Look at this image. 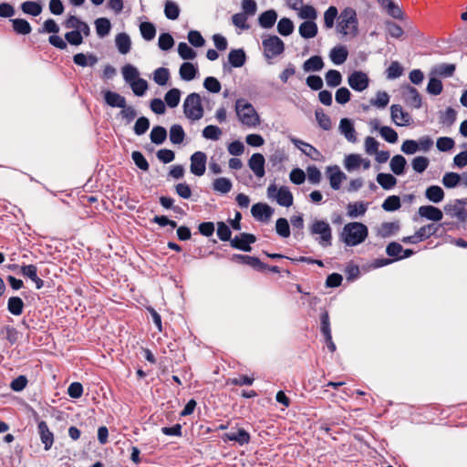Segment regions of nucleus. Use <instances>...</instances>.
<instances>
[{
    "instance_id": "473e14b6",
    "label": "nucleus",
    "mask_w": 467,
    "mask_h": 467,
    "mask_svg": "<svg viewBox=\"0 0 467 467\" xmlns=\"http://www.w3.org/2000/svg\"><path fill=\"white\" fill-rule=\"evenodd\" d=\"M425 197L430 202L439 203L444 199V191L438 185H431L426 189Z\"/></svg>"
},
{
    "instance_id": "49530a36",
    "label": "nucleus",
    "mask_w": 467,
    "mask_h": 467,
    "mask_svg": "<svg viewBox=\"0 0 467 467\" xmlns=\"http://www.w3.org/2000/svg\"><path fill=\"white\" fill-rule=\"evenodd\" d=\"M377 182L384 190H389L396 185L397 179L390 173L380 172L377 175Z\"/></svg>"
},
{
    "instance_id": "aec40b11",
    "label": "nucleus",
    "mask_w": 467,
    "mask_h": 467,
    "mask_svg": "<svg viewBox=\"0 0 467 467\" xmlns=\"http://www.w3.org/2000/svg\"><path fill=\"white\" fill-rule=\"evenodd\" d=\"M419 215L433 222H440L443 218L441 209L433 205H422L419 208Z\"/></svg>"
},
{
    "instance_id": "2eb2a0df",
    "label": "nucleus",
    "mask_w": 467,
    "mask_h": 467,
    "mask_svg": "<svg viewBox=\"0 0 467 467\" xmlns=\"http://www.w3.org/2000/svg\"><path fill=\"white\" fill-rule=\"evenodd\" d=\"M326 173L329 179L330 187L333 190H339L343 181L347 179L346 174L337 165L327 167Z\"/></svg>"
},
{
    "instance_id": "39448f33",
    "label": "nucleus",
    "mask_w": 467,
    "mask_h": 467,
    "mask_svg": "<svg viewBox=\"0 0 467 467\" xmlns=\"http://www.w3.org/2000/svg\"><path fill=\"white\" fill-rule=\"evenodd\" d=\"M310 234L318 235L317 242L322 247L332 244V229L329 223L324 220H314L309 227Z\"/></svg>"
},
{
    "instance_id": "7c9ffc66",
    "label": "nucleus",
    "mask_w": 467,
    "mask_h": 467,
    "mask_svg": "<svg viewBox=\"0 0 467 467\" xmlns=\"http://www.w3.org/2000/svg\"><path fill=\"white\" fill-rule=\"evenodd\" d=\"M116 47L119 52L125 55L130 51L131 40L127 33H119L115 37Z\"/></svg>"
},
{
    "instance_id": "4468645a",
    "label": "nucleus",
    "mask_w": 467,
    "mask_h": 467,
    "mask_svg": "<svg viewBox=\"0 0 467 467\" xmlns=\"http://www.w3.org/2000/svg\"><path fill=\"white\" fill-rule=\"evenodd\" d=\"M275 210L266 203L257 202L251 208L253 217L259 222H268Z\"/></svg>"
},
{
    "instance_id": "6e6d98bb",
    "label": "nucleus",
    "mask_w": 467,
    "mask_h": 467,
    "mask_svg": "<svg viewBox=\"0 0 467 467\" xmlns=\"http://www.w3.org/2000/svg\"><path fill=\"white\" fill-rule=\"evenodd\" d=\"M338 16L337 8L334 5L329 6L324 14V26L329 29L334 26L335 19Z\"/></svg>"
},
{
    "instance_id": "58836bf2",
    "label": "nucleus",
    "mask_w": 467,
    "mask_h": 467,
    "mask_svg": "<svg viewBox=\"0 0 467 467\" xmlns=\"http://www.w3.org/2000/svg\"><path fill=\"white\" fill-rule=\"evenodd\" d=\"M24 306V301L19 296H11L7 301V310L14 316H20Z\"/></svg>"
},
{
    "instance_id": "774afa93",
    "label": "nucleus",
    "mask_w": 467,
    "mask_h": 467,
    "mask_svg": "<svg viewBox=\"0 0 467 467\" xmlns=\"http://www.w3.org/2000/svg\"><path fill=\"white\" fill-rule=\"evenodd\" d=\"M362 158L358 154H349L345 158L344 165L348 171H354L361 165Z\"/></svg>"
},
{
    "instance_id": "3c124183",
    "label": "nucleus",
    "mask_w": 467,
    "mask_h": 467,
    "mask_svg": "<svg viewBox=\"0 0 467 467\" xmlns=\"http://www.w3.org/2000/svg\"><path fill=\"white\" fill-rule=\"evenodd\" d=\"M441 225H436L434 223H429L420 227L418 232V237H420V241L430 238L432 235H436L438 230Z\"/></svg>"
},
{
    "instance_id": "cd10ccee",
    "label": "nucleus",
    "mask_w": 467,
    "mask_h": 467,
    "mask_svg": "<svg viewBox=\"0 0 467 467\" xmlns=\"http://www.w3.org/2000/svg\"><path fill=\"white\" fill-rule=\"evenodd\" d=\"M368 202H349L347 206V214L350 218L363 216L368 210Z\"/></svg>"
},
{
    "instance_id": "13d9d810",
    "label": "nucleus",
    "mask_w": 467,
    "mask_h": 467,
    "mask_svg": "<svg viewBox=\"0 0 467 467\" xmlns=\"http://www.w3.org/2000/svg\"><path fill=\"white\" fill-rule=\"evenodd\" d=\"M169 78H170V71L166 67H158L153 72V80L159 86L166 85Z\"/></svg>"
},
{
    "instance_id": "c9c22d12",
    "label": "nucleus",
    "mask_w": 467,
    "mask_h": 467,
    "mask_svg": "<svg viewBox=\"0 0 467 467\" xmlns=\"http://www.w3.org/2000/svg\"><path fill=\"white\" fill-rule=\"evenodd\" d=\"M457 118V111L449 107L445 111H440L439 121L441 125L451 127L454 124Z\"/></svg>"
},
{
    "instance_id": "de8ad7c7",
    "label": "nucleus",
    "mask_w": 467,
    "mask_h": 467,
    "mask_svg": "<svg viewBox=\"0 0 467 467\" xmlns=\"http://www.w3.org/2000/svg\"><path fill=\"white\" fill-rule=\"evenodd\" d=\"M141 36L146 41L152 40L156 36V27L151 22H142L140 25Z\"/></svg>"
},
{
    "instance_id": "412c9836",
    "label": "nucleus",
    "mask_w": 467,
    "mask_h": 467,
    "mask_svg": "<svg viewBox=\"0 0 467 467\" xmlns=\"http://www.w3.org/2000/svg\"><path fill=\"white\" fill-rule=\"evenodd\" d=\"M339 131L349 142L357 141V132L353 121L350 119L343 118L339 122Z\"/></svg>"
},
{
    "instance_id": "c03bdc74",
    "label": "nucleus",
    "mask_w": 467,
    "mask_h": 467,
    "mask_svg": "<svg viewBox=\"0 0 467 467\" xmlns=\"http://www.w3.org/2000/svg\"><path fill=\"white\" fill-rule=\"evenodd\" d=\"M122 76L126 83L130 84L132 81L140 78V72L136 67L130 64L125 65L122 69Z\"/></svg>"
},
{
    "instance_id": "ea45409f",
    "label": "nucleus",
    "mask_w": 467,
    "mask_h": 467,
    "mask_svg": "<svg viewBox=\"0 0 467 467\" xmlns=\"http://www.w3.org/2000/svg\"><path fill=\"white\" fill-rule=\"evenodd\" d=\"M95 26L97 35L102 38L109 34L111 29V23L106 17H99L95 20Z\"/></svg>"
},
{
    "instance_id": "603ef678",
    "label": "nucleus",
    "mask_w": 467,
    "mask_h": 467,
    "mask_svg": "<svg viewBox=\"0 0 467 467\" xmlns=\"http://www.w3.org/2000/svg\"><path fill=\"white\" fill-rule=\"evenodd\" d=\"M316 119L319 125V127L324 130H329L332 127L331 119L328 115H327L322 109H317L315 111Z\"/></svg>"
},
{
    "instance_id": "f704fd0d",
    "label": "nucleus",
    "mask_w": 467,
    "mask_h": 467,
    "mask_svg": "<svg viewBox=\"0 0 467 467\" xmlns=\"http://www.w3.org/2000/svg\"><path fill=\"white\" fill-rule=\"evenodd\" d=\"M324 67V61L320 56H312L303 64L306 72L320 71Z\"/></svg>"
},
{
    "instance_id": "6ab92c4d",
    "label": "nucleus",
    "mask_w": 467,
    "mask_h": 467,
    "mask_svg": "<svg viewBox=\"0 0 467 467\" xmlns=\"http://www.w3.org/2000/svg\"><path fill=\"white\" fill-rule=\"evenodd\" d=\"M290 140L305 155H306L307 157L311 158L314 161H317L319 156L321 155L318 150H317L314 146L307 142H305L294 137H291Z\"/></svg>"
},
{
    "instance_id": "f8f14e48",
    "label": "nucleus",
    "mask_w": 467,
    "mask_h": 467,
    "mask_svg": "<svg viewBox=\"0 0 467 467\" xmlns=\"http://www.w3.org/2000/svg\"><path fill=\"white\" fill-rule=\"evenodd\" d=\"M191 172L196 176H202L206 170L207 156L202 151H196L191 156Z\"/></svg>"
},
{
    "instance_id": "20e7f679",
    "label": "nucleus",
    "mask_w": 467,
    "mask_h": 467,
    "mask_svg": "<svg viewBox=\"0 0 467 467\" xmlns=\"http://www.w3.org/2000/svg\"><path fill=\"white\" fill-rule=\"evenodd\" d=\"M183 113L191 120H199L203 117V107L200 94L192 92L189 94L183 102Z\"/></svg>"
},
{
    "instance_id": "393cba45",
    "label": "nucleus",
    "mask_w": 467,
    "mask_h": 467,
    "mask_svg": "<svg viewBox=\"0 0 467 467\" xmlns=\"http://www.w3.org/2000/svg\"><path fill=\"white\" fill-rule=\"evenodd\" d=\"M99 61V58L93 53H78L73 56V62L82 67H94Z\"/></svg>"
},
{
    "instance_id": "c756f323",
    "label": "nucleus",
    "mask_w": 467,
    "mask_h": 467,
    "mask_svg": "<svg viewBox=\"0 0 467 467\" xmlns=\"http://www.w3.org/2000/svg\"><path fill=\"white\" fill-rule=\"evenodd\" d=\"M348 56V51L344 46H337L330 50L329 57L335 65L343 64Z\"/></svg>"
},
{
    "instance_id": "f257e3e1",
    "label": "nucleus",
    "mask_w": 467,
    "mask_h": 467,
    "mask_svg": "<svg viewBox=\"0 0 467 467\" xmlns=\"http://www.w3.org/2000/svg\"><path fill=\"white\" fill-rule=\"evenodd\" d=\"M368 235V229L366 224L359 222H351L344 225L339 239L347 246H357L362 244Z\"/></svg>"
},
{
    "instance_id": "8fccbe9b",
    "label": "nucleus",
    "mask_w": 467,
    "mask_h": 467,
    "mask_svg": "<svg viewBox=\"0 0 467 467\" xmlns=\"http://www.w3.org/2000/svg\"><path fill=\"white\" fill-rule=\"evenodd\" d=\"M165 16L170 20H175L180 16L179 5L171 0H166L164 5Z\"/></svg>"
},
{
    "instance_id": "0e129e2a",
    "label": "nucleus",
    "mask_w": 467,
    "mask_h": 467,
    "mask_svg": "<svg viewBox=\"0 0 467 467\" xmlns=\"http://www.w3.org/2000/svg\"><path fill=\"white\" fill-rule=\"evenodd\" d=\"M442 88H443L442 83L439 78H437L435 77L430 78L428 85H427V88H426V90L429 94L433 95V96L440 95L442 92Z\"/></svg>"
},
{
    "instance_id": "338daca9",
    "label": "nucleus",
    "mask_w": 467,
    "mask_h": 467,
    "mask_svg": "<svg viewBox=\"0 0 467 467\" xmlns=\"http://www.w3.org/2000/svg\"><path fill=\"white\" fill-rule=\"evenodd\" d=\"M133 93L138 97H142L148 89V82L140 78L130 84Z\"/></svg>"
},
{
    "instance_id": "864d4df0",
    "label": "nucleus",
    "mask_w": 467,
    "mask_h": 467,
    "mask_svg": "<svg viewBox=\"0 0 467 467\" xmlns=\"http://www.w3.org/2000/svg\"><path fill=\"white\" fill-rule=\"evenodd\" d=\"M399 229H400V224L398 222L382 223L380 225V228L379 230V234L381 237H389V236H391Z\"/></svg>"
},
{
    "instance_id": "09e8293b",
    "label": "nucleus",
    "mask_w": 467,
    "mask_h": 467,
    "mask_svg": "<svg viewBox=\"0 0 467 467\" xmlns=\"http://www.w3.org/2000/svg\"><path fill=\"white\" fill-rule=\"evenodd\" d=\"M325 79L328 87L336 88L341 84L342 75L338 70L329 69L325 75Z\"/></svg>"
},
{
    "instance_id": "f3484780",
    "label": "nucleus",
    "mask_w": 467,
    "mask_h": 467,
    "mask_svg": "<svg viewBox=\"0 0 467 467\" xmlns=\"http://www.w3.org/2000/svg\"><path fill=\"white\" fill-rule=\"evenodd\" d=\"M265 157L261 153H254L248 161L249 168L258 178H262L265 176Z\"/></svg>"
},
{
    "instance_id": "4d7b16f0",
    "label": "nucleus",
    "mask_w": 467,
    "mask_h": 467,
    "mask_svg": "<svg viewBox=\"0 0 467 467\" xmlns=\"http://www.w3.org/2000/svg\"><path fill=\"white\" fill-rule=\"evenodd\" d=\"M150 119L147 117L141 116L135 121L133 131L136 135L141 136L147 132L150 128Z\"/></svg>"
},
{
    "instance_id": "6e6552de",
    "label": "nucleus",
    "mask_w": 467,
    "mask_h": 467,
    "mask_svg": "<svg viewBox=\"0 0 467 467\" xmlns=\"http://www.w3.org/2000/svg\"><path fill=\"white\" fill-rule=\"evenodd\" d=\"M467 204V198L456 199L453 203H447L444 205L443 210L447 215L456 217L461 222L467 220V210L463 207Z\"/></svg>"
},
{
    "instance_id": "79ce46f5",
    "label": "nucleus",
    "mask_w": 467,
    "mask_h": 467,
    "mask_svg": "<svg viewBox=\"0 0 467 467\" xmlns=\"http://www.w3.org/2000/svg\"><path fill=\"white\" fill-rule=\"evenodd\" d=\"M213 186L214 191L225 194L232 190L233 183L230 179L220 177L213 181Z\"/></svg>"
},
{
    "instance_id": "5701e85b",
    "label": "nucleus",
    "mask_w": 467,
    "mask_h": 467,
    "mask_svg": "<svg viewBox=\"0 0 467 467\" xmlns=\"http://www.w3.org/2000/svg\"><path fill=\"white\" fill-rule=\"evenodd\" d=\"M104 100L107 105H109L111 108H124L126 105V99L125 97L121 96L120 94L111 91V90H106L103 92Z\"/></svg>"
},
{
    "instance_id": "ddd939ff",
    "label": "nucleus",
    "mask_w": 467,
    "mask_h": 467,
    "mask_svg": "<svg viewBox=\"0 0 467 467\" xmlns=\"http://www.w3.org/2000/svg\"><path fill=\"white\" fill-rule=\"evenodd\" d=\"M37 433L45 451H49L54 443V433L49 430L45 420L37 422Z\"/></svg>"
},
{
    "instance_id": "423d86ee",
    "label": "nucleus",
    "mask_w": 467,
    "mask_h": 467,
    "mask_svg": "<svg viewBox=\"0 0 467 467\" xmlns=\"http://www.w3.org/2000/svg\"><path fill=\"white\" fill-rule=\"evenodd\" d=\"M267 197L275 200L280 206L290 207L293 204L294 197L288 187L281 186L277 189L275 183H271L267 188Z\"/></svg>"
},
{
    "instance_id": "a19ab883",
    "label": "nucleus",
    "mask_w": 467,
    "mask_h": 467,
    "mask_svg": "<svg viewBox=\"0 0 467 467\" xmlns=\"http://www.w3.org/2000/svg\"><path fill=\"white\" fill-rule=\"evenodd\" d=\"M170 140L173 144H181L185 138V132L182 125L173 124L170 128Z\"/></svg>"
},
{
    "instance_id": "bf43d9fd",
    "label": "nucleus",
    "mask_w": 467,
    "mask_h": 467,
    "mask_svg": "<svg viewBox=\"0 0 467 467\" xmlns=\"http://www.w3.org/2000/svg\"><path fill=\"white\" fill-rule=\"evenodd\" d=\"M178 54L184 60H192L196 57V52L189 47L185 42L178 45Z\"/></svg>"
},
{
    "instance_id": "f03ea898",
    "label": "nucleus",
    "mask_w": 467,
    "mask_h": 467,
    "mask_svg": "<svg viewBox=\"0 0 467 467\" xmlns=\"http://www.w3.org/2000/svg\"><path fill=\"white\" fill-rule=\"evenodd\" d=\"M358 21L357 12L352 7L344 8L338 16L337 31L343 36H356L358 32Z\"/></svg>"
},
{
    "instance_id": "e2e57ef3",
    "label": "nucleus",
    "mask_w": 467,
    "mask_h": 467,
    "mask_svg": "<svg viewBox=\"0 0 467 467\" xmlns=\"http://www.w3.org/2000/svg\"><path fill=\"white\" fill-rule=\"evenodd\" d=\"M242 265H249L256 271L262 272L267 268V265L261 262L258 257L244 255Z\"/></svg>"
},
{
    "instance_id": "9d476101",
    "label": "nucleus",
    "mask_w": 467,
    "mask_h": 467,
    "mask_svg": "<svg viewBox=\"0 0 467 467\" xmlns=\"http://www.w3.org/2000/svg\"><path fill=\"white\" fill-rule=\"evenodd\" d=\"M348 83L355 91L362 92L368 88L369 85V78L365 72L355 70L348 76Z\"/></svg>"
},
{
    "instance_id": "b1692460",
    "label": "nucleus",
    "mask_w": 467,
    "mask_h": 467,
    "mask_svg": "<svg viewBox=\"0 0 467 467\" xmlns=\"http://www.w3.org/2000/svg\"><path fill=\"white\" fill-rule=\"evenodd\" d=\"M223 440L235 441L239 445H245L250 442L251 437L249 432L244 429H238L237 431L225 433Z\"/></svg>"
},
{
    "instance_id": "bb28decb",
    "label": "nucleus",
    "mask_w": 467,
    "mask_h": 467,
    "mask_svg": "<svg viewBox=\"0 0 467 467\" xmlns=\"http://www.w3.org/2000/svg\"><path fill=\"white\" fill-rule=\"evenodd\" d=\"M180 77L184 81L194 79L198 74V67L191 62H183L179 69Z\"/></svg>"
},
{
    "instance_id": "4be33fe9",
    "label": "nucleus",
    "mask_w": 467,
    "mask_h": 467,
    "mask_svg": "<svg viewBox=\"0 0 467 467\" xmlns=\"http://www.w3.org/2000/svg\"><path fill=\"white\" fill-rule=\"evenodd\" d=\"M20 273L33 281L36 289H41L44 286V281L37 276V267L35 265H21Z\"/></svg>"
},
{
    "instance_id": "37998d69",
    "label": "nucleus",
    "mask_w": 467,
    "mask_h": 467,
    "mask_svg": "<svg viewBox=\"0 0 467 467\" xmlns=\"http://www.w3.org/2000/svg\"><path fill=\"white\" fill-rule=\"evenodd\" d=\"M294 29L295 26L290 18L283 17L277 23V31L283 36H290Z\"/></svg>"
},
{
    "instance_id": "c85d7f7f",
    "label": "nucleus",
    "mask_w": 467,
    "mask_h": 467,
    "mask_svg": "<svg viewBox=\"0 0 467 467\" xmlns=\"http://www.w3.org/2000/svg\"><path fill=\"white\" fill-rule=\"evenodd\" d=\"M299 35L306 39L313 38L317 35L318 28L314 21H304L298 28Z\"/></svg>"
},
{
    "instance_id": "dca6fc26",
    "label": "nucleus",
    "mask_w": 467,
    "mask_h": 467,
    "mask_svg": "<svg viewBox=\"0 0 467 467\" xmlns=\"http://www.w3.org/2000/svg\"><path fill=\"white\" fill-rule=\"evenodd\" d=\"M390 115L392 121L397 126H408L412 120L411 116L404 111L402 107L399 104H393L390 107Z\"/></svg>"
},
{
    "instance_id": "0eeeda50",
    "label": "nucleus",
    "mask_w": 467,
    "mask_h": 467,
    "mask_svg": "<svg viewBox=\"0 0 467 467\" xmlns=\"http://www.w3.org/2000/svg\"><path fill=\"white\" fill-rule=\"evenodd\" d=\"M262 45L264 47V55L266 58H273L285 50V44L277 36H269L263 39Z\"/></svg>"
},
{
    "instance_id": "5fc2aeb1",
    "label": "nucleus",
    "mask_w": 467,
    "mask_h": 467,
    "mask_svg": "<svg viewBox=\"0 0 467 467\" xmlns=\"http://www.w3.org/2000/svg\"><path fill=\"white\" fill-rule=\"evenodd\" d=\"M460 182L461 175L453 171L446 172L442 177V184L448 189L457 187Z\"/></svg>"
},
{
    "instance_id": "a18cd8bd",
    "label": "nucleus",
    "mask_w": 467,
    "mask_h": 467,
    "mask_svg": "<svg viewBox=\"0 0 467 467\" xmlns=\"http://www.w3.org/2000/svg\"><path fill=\"white\" fill-rule=\"evenodd\" d=\"M181 90L173 88L168 90L164 96V103L170 108H175L179 105L181 99Z\"/></svg>"
},
{
    "instance_id": "a211bd4d",
    "label": "nucleus",
    "mask_w": 467,
    "mask_h": 467,
    "mask_svg": "<svg viewBox=\"0 0 467 467\" xmlns=\"http://www.w3.org/2000/svg\"><path fill=\"white\" fill-rule=\"evenodd\" d=\"M403 98L405 102L414 109H420L422 106L421 96L414 87L408 85L403 92Z\"/></svg>"
},
{
    "instance_id": "a878e982",
    "label": "nucleus",
    "mask_w": 467,
    "mask_h": 467,
    "mask_svg": "<svg viewBox=\"0 0 467 467\" xmlns=\"http://www.w3.org/2000/svg\"><path fill=\"white\" fill-rule=\"evenodd\" d=\"M277 16L275 10H266L258 16V24L263 28H271L275 24Z\"/></svg>"
},
{
    "instance_id": "4c0bfd02",
    "label": "nucleus",
    "mask_w": 467,
    "mask_h": 467,
    "mask_svg": "<svg viewBox=\"0 0 467 467\" xmlns=\"http://www.w3.org/2000/svg\"><path fill=\"white\" fill-rule=\"evenodd\" d=\"M150 141L156 145L162 144L167 139V130L162 126H154L150 134Z\"/></svg>"
},
{
    "instance_id": "e433bc0d",
    "label": "nucleus",
    "mask_w": 467,
    "mask_h": 467,
    "mask_svg": "<svg viewBox=\"0 0 467 467\" xmlns=\"http://www.w3.org/2000/svg\"><path fill=\"white\" fill-rule=\"evenodd\" d=\"M20 8L23 13L32 16H37L42 12V5L35 1H26L21 4Z\"/></svg>"
},
{
    "instance_id": "1a4fd4ad",
    "label": "nucleus",
    "mask_w": 467,
    "mask_h": 467,
    "mask_svg": "<svg viewBox=\"0 0 467 467\" xmlns=\"http://www.w3.org/2000/svg\"><path fill=\"white\" fill-rule=\"evenodd\" d=\"M246 62V54L243 48L231 49L228 54V61L223 62V69L229 72L231 67H241Z\"/></svg>"
},
{
    "instance_id": "72a5a7b5",
    "label": "nucleus",
    "mask_w": 467,
    "mask_h": 467,
    "mask_svg": "<svg viewBox=\"0 0 467 467\" xmlns=\"http://www.w3.org/2000/svg\"><path fill=\"white\" fill-rule=\"evenodd\" d=\"M12 23L13 30L18 35H28L32 31L31 25L24 18H14L10 19Z\"/></svg>"
},
{
    "instance_id": "69168bd1",
    "label": "nucleus",
    "mask_w": 467,
    "mask_h": 467,
    "mask_svg": "<svg viewBox=\"0 0 467 467\" xmlns=\"http://www.w3.org/2000/svg\"><path fill=\"white\" fill-rule=\"evenodd\" d=\"M383 210L387 212H394L400 208V199L397 195L389 196L382 203Z\"/></svg>"
},
{
    "instance_id": "7ed1b4c3",
    "label": "nucleus",
    "mask_w": 467,
    "mask_h": 467,
    "mask_svg": "<svg viewBox=\"0 0 467 467\" xmlns=\"http://www.w3.org/2000/svg\"><path fill=\"white\" fill-rule=\"evenodd\" d=\"M235 112L243 125L255 127L259 124L258 114L253 105L244 99H238L235 101Z\"/></svg>"
},
{
    "instance_id": "2f4dec72",
    "label": "nucleus",
    "mask_w": 467,
    "mask_h": 467,
    "mask_svg": "<svg viewBox=\"0 0 467 467\" xmlns=\"http://www.w3.org/2000/svg\"><path fill=\"white\" fill-rule=\"evenodd\" d=\"M407 161L404 156L397 154L392 157L389 166L395 175H402L405 172Z\"/></svg>"
},
{
    "instance_id": "052dcab7",
    "label": "nucleus",
    "mask_w": 467,
    "mask_h": 467,
    "mask_svg": "<svg viewBox=\"0 0 467 467\" xmlns=\"http://www.w3.org/2000/svg\"><path fill=\"white\" fill-rule=\"evenodd\" d=\"M275 231L276 234L283 238L289 237L291 232L288 221L285 218L277 219L275 223Z\"/></svg>"
},
{
    "instance_id": "9b49d317",
    "label": "nucleus",
    "mask_w": 467,
    "mask_h": 467,
    "mask_svg": "<svg viewBox=\"0 0 467 467\" xmlns=\"http://www.w3.org/2000/svg\"><path fill=\"white\" fill-rule=\"evenodd\" d=\"M256 237L253 234L242 233L231 240V246L244 252H251V244L255 243Z\"/></svg>"
},
{
    "instance_id": "680f3d73",
    "label": "nucleus",
    "mask_w": 467,
    "mask_h": 467,
    "mask_svg": "<svg viewBox=\"0 0 467 467\" xmlns=\"http://www.w3.org/2000/svg\"><path fill=\"white\" fill-rule=\"evenodd\" d=\"M370 105L384 109L389 102V96L386 91H378L376 98L370 99Z\"/></svg>"
}]
</instances>
